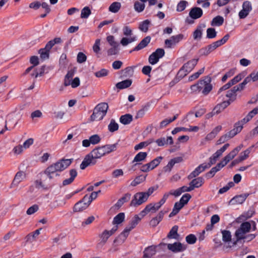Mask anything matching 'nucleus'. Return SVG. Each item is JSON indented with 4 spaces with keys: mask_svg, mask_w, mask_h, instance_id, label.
Wrapping results in <instances>:
<instances>
[{
    "mask_svg": "<svg viewBox=\"0 0 258 258\" xmlns=\"http://www.w3.org/2000/svg\"><path fill=\"white\" fill-rule=\"evenodd\" d=\"M73 160V159H60L47 167L43 171V174L49 180H51L55 177L59 176V172L69 167Z\"/></svg>",
    "mask_w": 258,
    "mask_h": 258,
    "instance_id": "f257e3e1",
    "label": "nucleus"
},
{
    "mask_svg": "<svg viewBox=\"0 0 258 258\" xmlns=\"http://www.w3.org/2000/svg\"><path fill=\"white\" fill-rule=\"evenodd\" d=\"M30 62L31 64H33V66L28 68L26 70L25 72L23 74L24 75H26L29 73L34 68V67L37 66L39 64L38 56L35 55L31 56L30 59Z\"/></svg>",
    "mask_w": 258,
    "mask_h": 258,
    "instance_id": "c756f323",
    "label": "nucleus"
},
{
    "mask_svg": "<svg viewBox=\"0 0 258 258\" xmlns=\"http://www.w3.org/2000/svg\"><path fill=\"white\" fill-rule=\"evenodd\" d=\"M221 45L219 44V42L218 41H216L212 44L208 45L207 47H206L207 49L209 50L210 53L214 51L215 49H216L217 47L220 46Z\"/></svg>",
    "mask_w": 258,
    "mask_h": 258,
    "instance_id": "bf43d9fd",
    "label": "nucleus"
},
{
    "mask_svg": "<svg viewBox=\"0 0 258 258\" xmlns=\"http://www.w3.org/2000/svg\"><path fill=\"white\" fill-rule=\"evenodd\" d=\"M199 59H192L183 65V68L186 69L187 73L190 72L195 67L198 62Z\"/></svg>",
    "mask_w": 258,
    "mask_h": 258,
    "instance_id": "5701e85b",
    "label": "nucleus"
},
{
    "mask_svg": "<svg viewBox=\"0 0 258 258\" xmlns=\"http://www.w3.org/2000/svg\"><path fill=\"white\" fill-rule=\"evenodd\" d=\"M121 6L119 2H113L109 7L108 10L110 12L116 13L120 9Z\"/></svg>",
    "mask_w": 258,
    "mask_h": 258,
    "instance_id": "4c0bfd02",
    "label": "nucleus"
},
{
    "mask_svg": "<svg viewBox=\"0 0 258 258\" xmlns=\"http://www.w3.org/2000/svg\"><path fill=\"white\" fill-rule=\"evenodd\" d=\"M256 235L255 234H245L243 236L239 237L238 238L236 239L235 242L233 243L234 244H236L237 242L243 240V242H249L254 239L256 237Z\"/></svg>",
    "mask_w": 258,
    "mask_h": 258,
    "instance_id": "cd10ccee",
    "label": "nucleus"
},
{
    "mask_svg": "<svg viewBox=\"0 0 258 258\" xmlns=\"http://www.w3.org/2000/svg\"><path fill=\"white\" fill-rule=\"evenodd\" d=\"M222 163H218L215 167H213L209 172L206 173V176L208 178H211L214 176L215 173L220 170L223 168Z\"/></svg>",
    "mask_w": 258,
    "mask_h": 258,
    "instance_id": "2f4dec72",
    "label": "nucleus"
},
{
    "mask_svg": "<svg viewBox=\"0 0 258 258\" xmlns=\"http://www.w3.org/2000/svg\"><path fill=\"white\" fill-rule=\"evenodd\" d=\"M89 140L91 144L95 145L99 143L101 141L100 137L97 134L94 135L90 137Z\"/></svg>",
    "mask_w": 258,
    "mask_h": 258,
    "instance_id": "69168bd1",
    "label": "nucleus"
},
{
    "mask_svg": "<svg viewBox=\"0 0 258 258\" xmlns=\"http://www.w3.org/2000/svg\"><path fill=\"white\" fill-rule=\"evenodd\" d=\"M221 45L219 44V42L218 41H216L212 44L208 45L207 47H206L207 49L209 50L210 53L214 51L215 49H216L217 47L220 46Z\"/></svg>",
    "mask_w": 258,
    "mask_h": 258,
    "instance_id": "13d9d810",
    "label": "nucleus"
},
{
    "mask_svg": "<svg viewBox=\"0 0 258 258\" xmlns=\"http://www.w3.org/2000/svg\"><path fill=\"white\" fill-rule=\"evenodd\" d=\"M109 71L105 69H102L101 70L96 72L94 73L95 76L97 78H101L107 76L108 74Z\"/></svg>",
    "mask_w": 258,
    "mask_h": 258,
    "instance_id": "6e6d98bb",
    "label": "nucleus"
},
{
    "mask_svg": "<svg viewBox=\"0 0 258 258\" xmlns=\"http://www.w3.org/2000/svg\"><path fill=\"white\" fill-rule=\"evenodd\" d=\"M111 236L110 235L109 232H108V230H104L100 235V237L101 239V242L103 243H105L108 238Z\"/></svg>",
    "mask_w": 258,
    "mask_h": 258,
    "instance_id": "5fc2aeb1",
    "label": "nucleus"
},
{
    "mask_svg": "<svg viewBox=\"0 0 258 258\" xmlns=\"http://www.w3.org/2000/svg\"><path fill=\"white\" fill-rule=\"evenodd\" d=\"M203 12L202 9L199 7L192 8L189 13V16L193 19H197L201 17L203 15Z\"/></svg>",
    "mask_w": 258,
    "mask_h": 258,
    "instance_id": "dca6fc26",
    "label": "nucleus"
},
{
    "mask_svg": "<svg viewBox=\"0 0 258 258\" xmlns=\"http://www.w3.org/2000/svg\"><path fill=\"white\" fill-rule=\"evenodd\" d=\"M167 248L171 251L174 253H177L185 250L186 248V245H184L179 242H175L172 244H168Z\"/></svg>",
    "mask_w": 258,
    "mask_h": 258,
    "instance_id": "1a4fd4ad",
    "label": "nucleus"
},
{
    "mask_svg": "<svg viewBox=\"0 0 258 258\" xmlns=\"http://www.w3.org/2000/svg\"><path fill=\"white\" fill-rule=\"evenodd\" d=\"M243 77V76L239 74L238 75L234 77L232 80L229 81V83L230 84L231 86L236 84L237 83L239 82Z\"/></svg>",
    "mask_w": 258,
    "mask_h": 258,
    "instance_id": "e2e57ef3",
    "label": "nucleus"
},
{
    "mask_svg": "<svg viewBox=\"0 0 258 258\" xmlns=\"http://www.w3.org/2000/svg\"><path fill=\"white\" fill-rule=\"evenodd\" d=\"M217 32L213 28H208L207 30V37L209 39H212L216 37Z\"/></svg>",
    "mask_w": 258,
    "mask_h": 258,
    "instance_id": "603ef678",
    "label": "nucleus"
},
{
    "mask_svg": "<svg viewBox=\"0 0 258 258\" xmlns=\"http://www.w3.org/2000/svg\"><path fill=\"white\" fill-rule=\"evenodd\" d=\"M119 46H112L110 49L107 50V55L111 56L117 54L119 52Z\"/></svg>",
    "mask_w": 258,
    "mask_h": 258,
    "instance_id": "4d7b16f0",
    "label": "nucleus"
},
{
    "mask_svg": "<svg viewBox=\"0 0 258 258\" xmlns=\"http://www.w3.org/2000/svg\"><path fill=\"white\" fill-rule=\"evenodd\" d=\"M96 162L97 161H95L93 158H92L90 154H88L85 157L81 164L80 168L84 170L89 166L95 165Z\"/></svg>",
    "mask_w": 258,
    "mask_h": 258,
    "instance_id": "ddd939ff",
    "label": "nucleus"
},
{
    "mask_svg": "<svg viewBox=\"0 0 258 258\" xmlns=\"http://www.w3.org/2000/svg\"><path fill=\"white\" fill-rule=\"evenodd\" d=\"M42 228H39L33 232L30 233L25 237L26 241L32 243L35 240L36 237L40 233Z\"/></svg>",
    "mask_w": 258,
    "mask_h": 258,
    "instance_id": "bb28decb",
    "label": "nucleus"
},
{
    "mask_svg": "<svg viewBox=\"0 0 258 258\" xmlns=\"http://www.w3.org/2000/svg\"><path fill=\"white\" fill-rule=\"evenodd\" d=\"M184 38V35L182 34H179L177 35L172 36L169 39L165 40V44L168 48H171L172 46L175 45L179 41Z\"/></svg>",
    "mask_w": 258,
    "mask_h": 258,
    "instance_id": "0eeeda50",
    "label": "nucleus"
},
{
    "mask_svg": "<svg viewBox=\"0 0 258 258\" xmlns=\"http://www.w3.org/2000/svg\"><path fill=\"white\" fill-rule=\"evenodd\" d=\"M141 218H140L138 215H136L131 222L129 223L128 226L125 227L124 229H127L128 232H130L133 229H134L141 221Z\"/></svg>",
    "mask_w": 258,
    "mask_h": 258,
    "instance_id": "b1692460",
    "label": "nucleus"
},
{
    "mask_svg": "<svg viewBox=\"0 0 258 258\" xmlns=\"http://www.w3.org/2000/svg\"><path fill=\"white\" fill-rule=\"evenodd\" d=\"M224 23V19L222 16H217L214 18L211 22L212 26H220Z\"/></svg>",
    "mask_w": 258,
    "mask_h": 258,
    "instance_id": "ea45409f",
    "label": "nucleus"
},
{
    "mask_svg": "<svg viewBox=\"0 0 258 258\" xmlns=\"http://www.w3.org/2000/svg\"><path fill=\"white\" fill-rule=\"evenodd\" d=\"M207 168H208V166L206 163L200 164L188 175V179H191L198 176L201 173L203 172Z\"/></svg>",
    "mask_w": 258,
    "mask_h": 258,
    "instance_id": "9d476101",
    "label": "nucleus"
},
{
    "mask_svg": "<svg viewBox=\"0 0 258 258\" xmlns=\"http://www.w3.org/2000/svg\"><path fill=\"white\" fill-rule=\"evenodd\" d=\"M236 156L231 151L228 155H227L223 159L225 163L222 164V166H225L231 160L233 159Z\"/></svg>",
    "mask_w": 258,
    "mask_h": 258,
    "instance_id": "338daca9",
    "label": "nucleus"
},
{
    "mask_svg": "<svg viewBox=\"0 0 258 258\" xmlns=\"http://www.w3.org/2000/svg\"><path fill=\"white\" fill-rule=\"evenodd\" d=\"M254 214L253 210H248L247 212L243 213L237 218V221L240 222L241 221H245L248 219L251 218Z\"/></svg>",
    "mask_w": 258,
    "mask_h": 258,
    "instance_id": "c9c22d12",
    "label": "nucleus"
},
{
    "mask_svg": "<svg viewBox=\"0 0 258 258\" xmlns=\"http://www.w3.org/2000/svg\"><path fill=\"white\" fill-rule=\"evenodd\" d=\"M148 198L144 192H137L134 196L131 202L130 206L137 207L140 206L146 202Z\"/></svg>",
    "mask_w": 258,
    "mask_h": 258,
    "instance_id": "20e7f679",
    "label": "nucleus"
},
{
    "mask_svg": "<svg viewBox=\"0 0 258 258\" xmlns=\"http://www.w3.org/2000/svg\"><path fill=\"white\" fill-rule=\"evenodd\" d=\"M204 180L203 177H199L192 179L189 183L190 186L194 190L195 188H199L201 187L204 183Z\"/></svg>",
    "mask_w": 258,
    "mask_h": 258,
    "instance_id": "aec40b11",
    "label": "nucleus"
},
{
    "mask_svg": "<svg viewBox=\"0 0 258 258\" xmlns=\"http://www.w3.org/2000/svg\"><path fill=\"white\" fill-rule=\"evenodd\" d=\"M145 8V5L143 3H141L138 1H136L134 3V9L136 12L138 13L143 12Z\"/></svg>",
    "mask_w": 258,
    "mask_h": 258,
    "instance_id": "8fccbe9b",
    "label": "nucleus"
},
{
    "mask_svg": "<svg viewBox=\"0 0 258 258\" xmlns=\"http://www.w3.org/2000/svg\"><path fill=\"white\" fill-rule=\"evenodd\" d=\"M91 11L89 7L86 6L83 8L81 10V18L83 19H87L91 15Z\"/></svg>",
    "mask_w": 258,
    "mask_h": 258,
    "instance_id": "a18cd8bd",
    "label": "nucleus"
},
{
    "mask_svg": "<svg viewBox=\"0 0 258 258\" xmlns=\"http://www.w3.org/2000/svg\"><path fill=\"white\" fill-rule=\"evenodd\" d=\"M129 232H127V229H124L118 236L114 239V243L117 245L121 244L124 242Z\"/></svg>",
    "mask_w": 258,
    "mask_h": 258,
    "instance_id": "6ab92c4d",
    "label": "nucleus"
},
{
    "mask_svg": "<svg viewBox=\"0 0 258 258\" xmlns=\"http://www.w3.org/2000/svg\"><path fill=\"white\" fill-rule=\"evenodd\" d=\"M211 81V78L209 76H207V82L204 89L202 91V93L205 95L208 94L212 89V86L210 84Z\"/></svg>",
    "mask_w": 258,
    "mask_h": 258,
    "instance_id": "72a5a7b5",
    "label": "nucleus"
},
{
    "mask_svg": "<svg viewBox=\"0 0 258 258\" xmlns=\"http://www.w3.org/2000/svg\"><path fill=\"white\" fill-rule=\"evenodd\" d=\"M252 147L253 146H251L244 151L241 153L240 156L238 157L241 162L246 159L249 156V154L250 153Z\"/></svg>",
    "mask_w": 258,
    "mask_h": 258,
    "instance_id": "09e8293b",
    "label": "nucleus"
},
{
    "mask_svg": "<svg viewBox=\"0 0 258 258\" xmlns=\"http://www.w3.org/2000/svg\"><path fill=\"white\" fill-rule=\"evenodd\" d=\"M70 177L69 178L64 180L62 182V185L66 186L72 183L74 180L75 177L77 175V172L76 169H72L69 171Z\"/></svg>",
    "mask_w": 258,
    "mask_h": 258,
    "instance_id": "4be33fe9",
    "label": "nucleus"
},
{
    "mask_svg": "<svg viewBox=\"0 0 258 258\" xmlns=\"http://www.w3.org/2000/svg\"><path fill=\"white\" fill-rule=\"evenodd\" d=\"M229 100L224 101L217 104L214 108V113H219L230 104Z\"/></svg>",
    "mask_w": 258,
    "mask_h": 258,
    "instance_id": "412c9836",
    "label": "nucleus"
},
{
    "mask_svg": "<svg viewBox=\"0 0 258 258\" xmlns=\"http://www.w3.org/2000/svg\"><path fill=\"white\" fill-rule=\"evenodd\" d=\"M248 194H243V195H240L238 196H236L234 197L233 198H232L230 202L232 204H242L246 199L247 197H248Z\"/></svg>",
    "mask_w": 258,
    "mask_h": 258,
    "instance_id": "a878e982",
    "label": "nucleus"
},
{
    "mask_svg": "<svg viewBox=\"0 0 258 258\" xmlns=\"http://www.w3.org/2000/svg\"><path fill=\"white\" fill-rule=\"evenodd\" d=\"M178 229V226L174 225L173 226L167 234V237L169 239H178L179 235L177 233Z\"/></svg>",
    "mask_w": 258,
    "mask_h": 258,
    "instance_id": "c85d7f7f",
    "label": "nucleus"
},
{
    "mask_svg": "<svg viewBox=\"0 0 258 258\" xmlns=\"http://www.w3.org/2000/svg\"><path fill=\"white\" fill-rule=\"evenodd\" d=\"M166 211H160L156 217L153 218L150 221L149 224L153 227H156L163 219Z\"/></svg>",
    "mask_w": 258,
    "mask_h": 258,
    "instance_id": "4468645a",
    "label": "nucleus"
},
{
    "mask_svg": "<svg viewBox=\"0 0 258 258\" xmlns=\"http://www.w3.org/2000/svg\"><path fill=\"white\" fill-rule=\"evenodd\" d=\"M150 24V21L146 20L140 23L139 29L142 32H147L148 31L149 26Z\"/></svg>",
    "mask_w": 258,
    "mask_h": 258,
    "instance_id": "79ce46f5",
    "label": "nucleus"
},
{
    "mask_svg": "<svg viewBox=\"0 0 258 258\" xmlns=\"http://www.w3.org/2000/svg\"><path fill=\"white\" fill-rule=\"evenodd\" d=\"M117 143L114 144H108L102 146L105 154H108L116 150Z\"/></svg>",
    "mask_w": 258,
    "mask_h": 258,
    "instance_id": "e433bc0d",
    "label": "nucleus"
},
{
    "mask_svg": "<svg viewBox=\"0 0 258 258\" xmlns=\"http://www.w3.org/2000/svg\"><path fill=\"white\" fill-rule=\"evenodd\" d=\"M125 215L124 213H119L115 216L113 220V224H119L124 220Z\"/></svg>",
    "mask_w": 258,
    "mask_h": 258,
    "instance_id": "58836bf2",
    "label": "nucleus"
},
{
    "mask_svg": "<svg viewBox=\"0 0 258 258\" xmlns=\"http://www.w3.org/2000/svg\"><path fill=\"white\" fill-rule=\"evenodd\" d=\"M251 229V225L250 222L245 221L242 222L239 227L235 231V236L236 239L250 232Z\"/></svg>",
    "mask_w": 258,
    "mask_h": 258,
    "instance_id": "7ed1b4c3",
    "label": "nucleus"
},
{
    "mask_svg": "<svg viewBox=\"0 0 258 258\" xmlns=\"http://www.w3.org/2000/svg\"><path fill=\"white\" fill-rule=\"evenodd\" d=\"M252 10V6L250 2L245 1L242 4V9L239 12L240 19H244L247 17Z\"/></svg>",
    "mask_w": 258,
    "mask_h": 258,
    "instance_id": "6e6552de",
    "label": "nucleus"
},
{
    "mask_svg": "<svg viewBox=\"0 0 258 258\" xmlns=\"http://www.w3.org/2000/svg\"><path fill=\"white\" fill-rule=\"evenodd\" d=\"M221 45L219 44V42L218 41H216L212 44L208 45L207 47H206L207 49L209 50L210 53L214 51L215 49H216L217 47L220 46Z\"/></svg>",
    "mask_w": 258,
    "mask_h": 258,
    "instance_id": "680f3d73",
    "label": "nucleus"
},
{
    "mask_svg": "<svg viewBox=\"0 0 258 258\" xmlns=\"http://www.w3.org/2000/svg\"><path fill=\"white\" fill-rule=\"evenodd\" d=\"M236 92L237 91L235 90L234 87H233L232 89L229 90L227 92L226 96L228 98H229L228 100H229L231 103L236 99Z\"/></svg>",
    "mask_w": 258,
    "mask_h": 258,
    "instance_id": "a19ab883",
    "label": "nucleus"
},
{
    "mask_svg": "<svg viewBox=\"0 0 258 258\" xmlns=\"http://www.w3.org/2000/svg\"><path fill=\"white\" fill-rule=\"evenodd\" d=\"M162 159L163 157L162 156H159L148 163L150 167L151 168V170L156 167L160 164Z\"/></svg>",
    "mask_w": 258,
    "mask_h": 258,
    "instance_id": "c03bdc74",
    "label": "nucleus"
},
{
    "mask_svg": "<svg viewBox=\"0 0 258 258\" xmlns=\"http://www.w3.org/2000/svg\"><path fill=\"white\" fill-rule=\"evenodd\" d=\"M185 240L188 244H193L196 242L197 237L195 235L190 234L185 237Z\"/></svg>",
    "mask_w": 258,
    "mask_h": 258,
    "instance_id": "0e129e2a",
    "label": "nucleus"
},
{
    "mask_svg": "<svg viewBox=\"0 0 258 258\" xmlns=\"http://www.w3.org/2000/svg\"><path fill=\"white\" fill-rule=\"evenodd\" d=\"M156 253V247L152 245L146 248L144 251L143 258H151Z\"/></svg>",
    "mask_w": 258,
    "mask_h": 258,
    "instance_id": "393cba45",
    "label": "nucleus"
},
{
    "mask_svg": "<svg viewBox=\"0 0 258 258\" xmlns=\"http://www.w3.org/2000/svg\"><path fill=\"white\" fill-rule=\"evenodd\" d=\"M187 4V2L185 1H180L177 6V9L176 10L178 12H182L186 8V4Z\"/></svg>",
    "mask_w": 258,
    "mask_h": 258,
    "instance_id": "774afa93",
    "label": "nucleus"
},
{
    "mask_svg": "<svg viewBox=\"0 0 258 258\" xmlns=\"http://www.w3.org/2000/svg\"><path fill=\"white\" fill-rule=\"evenodd\" d=\"M87 195H85L81 200L75 204L73 208L74 212H81L87 209L90 205L87 202Z\"/></svg>",
    "mask_w": 258,
    "mask_h": 258,
    "instance_id": "423d86ee",
    "label": "nucleus"
},
{
    "mask_svg": "<svg viewBox=\"0 0 258 258\" xmlns=\"http://www.w3.org/2000/svg\"><path fill=\"white\" fill-rule=\"evenodd\" d=\"M146 179V176L140 175L137 176L135 179L132 181L131 185L133 186H136L142 182L144 181Z\"/></svg>",
    "mask_w": 258,
    "mask_h": 258,
    "instance_id": "de8ad7c7",
    "label": "nucleus"
},
{
    "mask_svg": "<svg viewBox=\"0 0 258 258\" xmlns=\"http://www.w3.org/2000/svg\"><path fill=\"white\" fill-rule=\"evenodd\" d=\"M147 152H140L139 153H138L135 157L134 160H133V163L136 162V163L133 165L132 168L131 170H134L135 167H136L138 165L141 164L140 162H142L145 160L147 157Z\"/></svg>",
    "mask_w": 258,
    "mask_h": 258,
    "instance_id": "f8f14e48",
    "label": "nucleus"
},
{
    "mask_svg": "<svg viewBox=\"0 0 258 258\" xmlns=\"http://www.w3.org/2000/svg\"><path fill=\"white\" fill-rule=\"evenodd\" d=\"M132 83V80L127 79L117 83L116 87L119 89H123L129 87Z\"/></svg>",
    "mask_w": 258,
    "mask_h": 258,
    "instance_id": "7c9ffc66",
    "label": "nucleus"
},
{
    "mask_svg": "<svg viewBox=\"0 0 258 258\" xmlns=\"http://www.w3.org/2000/svg\"><path fill=\"white\" fill-rule=\"evenodd\" d=\"M49 50L46 48H41L39 50L38 53L40 55V57L42 59H46L49 58Z\"/></svg>",
    "mask_w": 258,
    "mask_h": 258,
    "instance_id": "3c124183",
    "label": "nucleus"
},
{
    "mask_svg": "<svg viewBox=\"0 0 258 258\" xmlns=\"http://www.w3.org/2000/svg\"><path fill=\"white\" fill-rule=\"evenodd\" d=\"M133 120V116L130 114H126L120 117L119 121L123 124H130Z\"/></svg>",
    "mask_w": 258,
    "mask_h": 258,
    "instance_id": "f704fd0d",
    "label": "nucleus"
},
{
    "mask_svg": "<svg viewBox=\"0 0 258 258\" xmlns=\"http://www.w3.org/2000/svg\"><path fill=\"white\" fill-rule=\"evenodd\" d=\"M108 105L107 103L98 104L94 109L93 112L90 116V121H99L102 120L106 115Z\"/></svg>",
    "mask_w": 258,
    "mask_h": 258,
    "instance_id": "f03ea898",
    "label": "nucleus"
},
{
    "mask_svg": "<svg viewBox=\"0 0 258 258\" xmlns=\"http://www.w3.org/2000/svg\"><path fill=\"white\" fill-rule=\"evenodd\" d=\"M90 155L95 161L101 158L105 155L104 149L102 146L98 147L94 149L90 153Z\"/></svg>",
    "mask_w": 258,
    "mask_h": 258,
    "instance_id": "9b49d317",
    "label": "nucleus"
},
{
    "mask_svg": "<svg viewBox=\"0 0 258 258\" xmlns=\"http://www.w3.org/2000/svg\"><path fill=\"white\" fill-rule=\"evenodd\" d=\"M191 196L189 194H185L183 195L182 197L180 198L179 202L183 205L184 206L185 205L187 204L189 200L191 199Z\"/></svg>",
    "mask_w": 258,
    "mask_h": 258,
    "instance_id": "864d4df0",
    "label": "nucleus"
},
{
    "mask_svg": "<svg viewBox=\"0 0 258 258\" xmlns=\"http://www.w3.org/2000/svg\"><path fill=\"white\" fill-rule=\"evenodd\" d=\"M221 45L219 44V42L218 41H216L212 44L208 45L207 47H206L207 49L209 50L210 53L214 51L215 49H216L217 47L220 46Z\"/></svg>",
    "mask_w": 258,
    "mask_h": 258,
    "instance_id": "052dcab7",
    "label": "nucleus"
},
{
    "mask_svg": "<svg viewBox=\"0 0 258 258\" xmlns=\"http://www.w3.org/2000/svg\"><path fill=\"white\" fill-rule=\"evenodd\" d=\"M240 122H237L234 125V128L229 131L226 135L228 136L229 139H231L236 135L238 133L241 132L242 129V126L240 124Z\"/></svg>",
    "mask_w": 258,
    "mask_h": 258,
    "instance_id": "f3484780",
    "label": "nucleus"
},
{
    "mask_svg": "<svg viewBox=\"0 0 258 258\" xmlns=\"http://www.w3.org/2000/svg\"><path fill=\"white\" fill-rule=\"evenodd\" d=\"M118 124L114 119H112L108 125V130L111 133H113L118 130Z\"/></svg>",
    "mask_w": 258,
    "mask_h": 258,
    "instance_id": "37998d69",
    "label": "nucleus"
},
{
    "mask_svg": "<svg viewBox=\"0 0 258 258\" xmlns=\"http://www.w3.org/2000/svg\"><path fill=\"white\" fill-rule=\"evenodd\" d=\"M184 207L183 205L179 202L174 204L172 211L170 213L169 217H172L177 214L179 211Z\"/></svg>",
    "mask_w": 258,
    "mask_h": 258,
    "instance_id": "473e14b6",
    "label": "nucleus"
},
{
    "mask_svg": "<svg viewBox=\"0 0 258 258\" xmlns=\"http://www.w3.org/2000/svg\"><path fill=\"white\" fill-rule=\"evenodd\" d=\"M25 178V174L22 171L17 172L11 184V187L17 186Z\"/></svg>",
    "mask_w": 258,
    "mask_h": 258,
    "instance_id": "a211bd4d",
    "label": "nucleus"
},
{
    "mask_svg": "<svg viewBox=\"0 0 258 258\" xmlns=\"http://www.w3.org/2000/svg\"><path fill=\"white\" fill-rule=\"evenodd\" d=\"M151 38L148 36L145 37L139 44L136 46L133 50L130 51L132 53L133 51H139L146 47L151 41Z\"/></svg>",
    "mask_w": 258,
    "mask_h": 258,
    "instance_id": "2eb2a0df",
    "label": "nucleus"
},
{
    "mask_svg": "<svg viewBox=\"0 0 258 258\" xmlns=\"http://www.w3.org/2000/svg\"><path fill=\"white\" fill-rule=\"evenodd\" d=\"M165 54V51L163 48H158L153 52L149 57V62L154 65L158 62L159 59L162 58Z\"/></svg>",
    "mask_w": 258,
    "mask_h": 258,
    "instance_id": "39448f33",
    "label": "nucleus"
},
{
    "mask_svg": "<svg viewBox=\"0 0 258 258\" xmlns=\"http://www.w3.org/2000/svg\"><path fill=\"white\" fill-rule=\"evenodd\" d=\"M222 240L225 242H229L231 240V232L228 230L222 231Z\"/></svg>",
    "mask_w": 258,
    "mask_h": 258,
    "instance_id": "49530a36",
    "label": "nucleus"
}]
</instances>
